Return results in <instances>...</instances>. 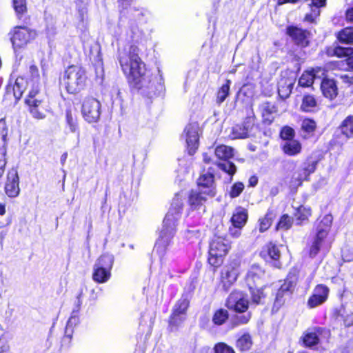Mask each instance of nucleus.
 Returning <instances> with one entry per match:
<instances>
[{
    "label": "nucleus",
    "instance_id": "f257e3e1",
    "mask_svg": "<svg viewBox=\"0 0 353 353\" xmlns=\"http://www.w3.org/2000/svg\"><path fill=\"white\" fill-rule=\"evenodd\" d=\"M118 59L123 72L134 87L149 97L163 91L164 82L160 71L155 76L147 73L145 65L139 57V49L130 46L128 50L119 49Z\"/></svg>",
    "mask_w": 353,
    "mask_h": 353
},
{
    "label": "nucleus",
    "instance_id": "f03ea898",
    "mask_svg": "<svg viewBox=\"0 0 353 353\" xmlns=\"http://www.w3.org/2000/svg\"><path fill=\"white\" fill-rule=\"evenodd\" d=\"M183 205L181 196L176 194L173 199L171 207L163 221L159 236L154 246V249L158 252H163L174 237L178 221L181 218Z\"/></svg>",
    "mask_w": 353,
    "mask_h": 353
},
{
    "label": "nucleus",
    "instance_id": "7ed1b4c3",
    "mask_svg": "<svg viewBox=\"0 0 353 353\" xmlns=\"http://www.w3.org/2000/svg\"><path fill=\"white\" fill-rule=\"evenodd\" d=\"M230 247V242L228 239L214 236L210 243L209 263L214 267L221 265L223 257L228 254Z\"/></svg>",
    "mask_w": 353,
    "mask_h": 353
},
{
    "label": "nucleus",
    "instance_id": "20e7f679",
    "mask_svg": "<svg viewBox=\"0 0 353 353\" xmlns=\"http://www.w3.org/2000/svg\"><path fill=\"white\" fill-rule=\"evenodd\" d=\"M85 80V70L77 65L68 67L63 77L64 84L70 93H75L83 89Z\"/></svg>",
    "mask_w": 353,
    "mask_h": 353
},
{
    "label": "nucleus",
    "instance_id": "39448f33",
    "mask_svg": "<svg viewBox=\"0 0 353 353\" xmlns=\"http://www.w3.org/2000/svg\"><path fill=\"white\" fill-rule=\"evenodd\" d=\"M9 36L12 48L16 52L34 41L37 37V32L35 30L28 27L16 26L10 30Z\"/></svg>",
    "mask_w": 353,
    "mask_h": 353
},
{
    "label": "nucleus",
    "instance_id": "423d86ee",
    "mask_svg": "<svg viewBox=\"0 0 353 353\" xmlns=\"http://www.w3.org/2000/svg\"><path fill=\"white\" fill-rule=\"evenodd\" d=\"M114 257L109 254L101 255L93 267L92 279L98 283H106L111 276Z\"/></svg>",
    "mask_w": 353,
    "mask_h": 353
},
{
    "label": "nucleus",
    "instance_id": "0eeeda50",
    "mask_svg": "<svg viewBox=\"0 0 353 353\" xmlns=\"http://www.w3.org/2000/svg\"><path fill=\"white\" fill-rule=\"evenodd\" d=\"M81 112L83 118L89 123L96 122L100 117V102L93 97H87L83 101Z\"/></svg>",
    "mask_w": 353,
    "mask_h": 353
},
{
    "label": "nucleus",
    "instance_id": "6e6552de",
    "mask_svg": "<svg viewBox=\"0 0 353 353\" xmlns=\"http://www.w3.org/2000/svg\"><path fill=\"white\" fill-rule=\"evenodd\" d=\"M214 154L218 159L225 161L217 165L224 172L233 175L236 171V168L233 163L227 161L233 156V149L227 145H221L215 148Z\"/></svg>",
    "mask_w": 353,
    "mask_h": 353
},
{
    "label": "nucleus",
    "instance_id": "1a4fd4ad",
    "mask_svg": "<svg viewBox=\"0 0 353 353\" xmlns=\"http://www.w3.org/2000/svg\"><path fill=\"white\" fill-rule=\"evenodd\" d=\"M213 172L212 168L210 167L208 171L203 173L197 180L199 190L209 198L214 197L216 193Z\"/></svg>",
    "mask_w": 353,
    "mask_h": 353
},
{
    "label": "nucleus",
    "instance_id": "9d476101",
    "mask_svg": "<svg viewBox=\"0 0 353 353\" xmlns=\"http://www.w3.org/2000/svg\"><path fill=\"white\" fill-rule=\"evenodd\" d=\"M199 124L197 123H189L184 129L183 137L185 142L188 153L194 154L199 146Z\"/></svg>",
    "mask_w": 353,
    "mask_h": 353
},
{
    "label": "nucleus",
    "instance_id": "9b49d317",
    "mask_svg": "<svg viewBox=\"0 0 353 353\" xmlns=\"http://www.w3.org/2000/svg\"><path fill=\"white\" fill-rule=\"evenodd\" d=\"M226 305L230 310L243 313L248 308V301L243 292L234 291L229 295Z\"/></svg>",
    "mask_w": 353,
    "mask_h": 353
},
{
    "label": "nucleus",
    "instance_id": "f8f14e48",
    "mask_svg": "<svg viewBox=\"0 0 353 353\" xmlns=\"http://www.w3.org/2000/svg\"><path fill=\"white\" fill-rule=\"evenodd\" d=\"M19 177L16 169H11L7 174V180L5 184V192L10 198L17 197L20 192Z\"/></svg>",
    "mask_w": 353,
    "mask_h": 353
},
{
    "label": "nucleus",
    "instance_id": "ddd939ff",
    "mask_svg": "<svg viewBox=\"0 0 353 353\" xmlns=\"http://www.w3.org/2000/svg\"><path fill=\"white\" fill-rule=\"evenodd\" d=\"M329 292V288L326 285H317L307 301V305L310 308H314L323 304L327 299Z\"/></svg>",
    "mask_w": 353,
    "mask_h": 353
},
{
    "label": "nucleus",
    "instance_id": "4468645a",
    "mask_svg": "<svg viewBox=\"0 0 353 353\" xmlns=\"http://www.w3.org/2000/svg\"><path fill=\"white\" fill-rule=\"evenodd\" d=\"M264 271L258 265H252L248 270L245 281L250 290L263 284Z\"/></svg>",
    "mask_w": 353,
    "mask_h": 353
},
{
    "label": "nucleus",
    "instance_id": "2eb2a0df",
    "mask_svg": "<svg viewBox=\"0 0 353 353\" xmlns=\"http://www.w3.org/2000/svg\"><path fill=\"white\" fill-rule=\"evenodd\" d=\"M287 34L300 46H306L308 43L309 32L296 26H289Z\"/></svg>",
    "mask_w": 353,
    "mask_h": 353
},
{
    "label": "nucleus",
    "instance_id": "dca6fc26",
    "mask_svg": "<svg viewBox=\"0 0 353 353\" xmlns=\"http://www.w3.org/2000/svg\"><path fill=\"white\" fill-rule=\"evenodd\" d=\"M253 127L252 120L248 119L243 124L234 126L230 136L232 139H245L250 135Z\"/></svg>",
    "mask_w": 353,
    "mask_h": 353
},
{
    "label": "nucleus",
    "instance_id": "f3484780",
    "mask_svg": "<svg viewBox=\"0 0 353 353\" xmlns=\"http://www.w3.org/2000/svg\"><path fill=\"white\" fill-rule=\"evenodd\" d=\"M325 69L321 68H316L310 71H305L301 76L299 84L302 87H309L313 84L314 79H321L325 74Z\"/></svg>",
    "mask_w": 353,
    "mask_h": 353
},
{
    "label": "nucleus",
    "instance_id": "a211bd4d",
    "mask_svg": "<svg viewBox=\"0 0 353 353\" xmlns=\"http://www.w3.org/2000/svg\"><path fill=\"white\" fill-rule=\"evenodd\" d=\"M208 198V196H206V194H201L200 190L198 192L192 190L189 195L188 199L190 209L192 210H201L202 212H205V206L203 204Z\"/></svg>",
    "mask_w": 353,
    "mask_h": 353
},
{
    "label": "nucleus",
    "instance_id": "6ab92c4d",
    "mask_svg": "<svg viewBox=\"0 0 353 353\" xmlns=\"http://www.w3.org/2000/svg\"><path fill=\"white\" fill-rule=\"evenodd\" d=\"M323 94L330 99H334L338 94V88L334 79L323 78L321 83Z\"/></svg>",
    "mask_w": 353,
    "mask_h": 353
},
{
    "label": "nucleus",
    "instance_id": "aec40b11",
    "mask_svg": "<svg viewBox=\"0 0 353 353\" xmlns=\"http://www.w3.org/2000/svg\"><path fill=\"white\" fill-rule=\"evenodd\" d=\"M43 97L39 93V85H36L29 91L26 103L29 108H39L43 107Z\"/></svg>",
    "mask_w": 353,
    "mask_h": 353
},
{
    "label": "nucleus",
    "instance_id": "412c9836",
    "mask_svg": "<svg viewBox=\"0 0 353 353\" xmlns=\"http://www.w3.org/2000/svg\"><path fill=\"white\" fill-rule=\"evenodd\" d=\"M239 273V272L236 266L230 265L226 267L222 273L223 285L225 290H228L236 281Z\"/></svg>",
    "mask_w": 353,
    "mask_h": 353
},
{
    "label": "nucleus",
    "instance_id": "4be33fe9",
    "mask_svg": "<svg viewBox=\"0 0 353 353\" xmlns=\"http://www.w3.org/2000/svg\"><path fill=\"white\" fill-rule=\"evenodd\" d=\"M326 0H311L309 4L310 12L306 13L305 21L312 23L320 14V8L325 6Z\"/></svg>",
    "mask_w": 353,
    "mask_h": 353
},
{
    "label": "nucleus",
    "instance_id": "5701e85b",
    "mask_svg": "<svg viewBox=\"0 0 353 353\" xmlns=\"http://www.w3.org/2000/svg\"><path fill=\"white\" fill-rule=\"evenodd\" d=\"M322 332V328L315 327L312 330H307L303 337V342L306 347H312L316 345L319 339V336Z\"/></svg>",
    "mask_w": 353,
    "mask_h": 353
},
{
    "label": "nucleus",
    "instance_id": "b1692460",
    "mask_svg": "<svg viewBox=\"0 0 353 353\" xmlns=\"http://www.w3.org/2000/svg\"><path fill=\"white\" fill-rule=\"evenodd\" d=\"M248 220V212L245 209L236 208L231 218L232 224L239 228H243Z\"/></svg>",
    "mask_w": 353,
    "mask_h": 353
},
{
    "label": "nucleus",
    "instance_id": "393cba45",
    "mask_svg": "<svg viewBox=\"0 0 353 353\" xmlns=\"http://www.w3.org/2000/svg\"><path fill=\"white\" fill-rule=\"evenodd\" d=\"M294 85V80L290 78H281L278 83V93L279 96L285 99L290 94Z\"/></svg>",
    "mask_w": 353,
    "mask_h": 353
},
{
    "label": "nucleus",
    "instance_id": "a878e982",
    "mask_svg": "<svg viewBox=\"0 0 353 353\" xmlns=\"http://www.w3.org/2000/svg\"><path fill=\"white\" fill-rule=\"evenodd\" d=\"M332 216L326 214L321 221L317 228V234L319 239H325L330 230L332 223Z\"/></svg>",
    "mask_w": 353,
    "mask_h": 353
},
{
    "label": "nucleus",
    "instance_id": "bb28decb",
    "mask_svg": "<svg viewBox=\"0 0 353 353\" xmlns=\"http://www.w3.org/2000/svg\"><path fill=\"white\" fill-rule=\"evenodd\" d=\"M283 149L285 154L293 156L300 153L301 145L296 140H289L285 143Z\"/></svg>",
    "mask_w": 353,
    "mask_h": 353
},
{
    "label": "nucleus",
    "instance_id": "cd10ccee",
    "mask_svg": "<svg viewBox=\"0 0 353 353\" xmlns=\"http://www.w3.org/2000/svg\"><path fill=\"white\" fill-rule=\"evenodd\" d=\"M276 112V107L270 103H265L261 105V114L264 121L270 123L274 117L272 114Z\"/></svg>",
    "mask_w": 353,
    "mask_h": 353
},
{
    "label": "nucleus",
    "instance_id": "c85d7f7f",
    "mask_svg": "<svg viewBox=\"0 0 353 353\" xmlns=\"http://www.w3.org/2000/svg\"><path fill=\"white\" fill-rule=\"evenodd\" d=\"M338 39L341 43L353 44V28H345L338 33Z\"/></svg>",
    "mask_w": 353,
    "mask_h": 353
},
{
    "label": "nucleus",
    "instance_id": "c756f323",
    "mask_svg": "<svg viewBox=\"0 0 353 353\" xmlns=\"http://www.w3.org/2000/svg\"><path fill=\"white\" fill-rule=\"evenodd\" d=\"M189 306V301L186 298L182 297L175 304L172 313H174V318L176 315L183 314L186 315V310Z\"/></svg>",
    "mask_w": 353,
    "mask_h": 353
},
{
    "label": "nucleus",
    "instance_id": "7c9ffc66",
    "mask_svg": "<svg viewBox=\"0 0 353 353\" xmlns=\"http://www.w3.org/2000/svg\"><path fill=\"white\" fill-rule=\"evenodd\" d=\"M341 130L346 137L353 135V116H348L341 123Z\"/></svg>",
    "mask_w": 353,
    "mask_h": 353
},
{
    "label": "nucleus",
    "instance_id": "2f4dec72",
    "mask_svg": "<svg viewBox=\"0 0 353 353\" xmlns=\"http://www.w3.org/2000/svg\"><path fill=\"white\" fill-rule=\"evenodd\" d=\"M252 345L251 336L249 334H243L236 341V347L241 351L248 350Z\"/></svg>",
    "mask_w": 353,
    "mask_h": 353
},
{
    "label": "nucleus",
    "instance_id": "473e14b6",
    "mask_svg": "<svg viewBox=\"0 0 353 353\" xmlns=\"http://www.w3.org/2000/svg\"><path fill=\"white\" fill-rule=\"evenodd\" d=\"M229 314L228 310L219 309L216 310L212 317V321L215 325H223L228 319Z\"/></svg>",
    "mask_w": 353,
    "mask_h": 353
},
{
    "label": "nucleus",
    "instance_id": "72a5a7b5",
    "mask_svg": "<svg viewBox=\"0 0 353 353\" xmlns=\"http://www.w3.org/2000/svg\"><path fill=\"white\" fill-rule=\"evenodd\" d=\"M12 5L17 17L21 19L27 12L26 0H12Z\"/></svg>",
    "mask_w": 353,
    "mask_h": 353
},
{
    "label": "nucleus",
    "instance_id": "f704fd0d",
    "mask_svg": "<svg viewBox=\"0 0 353 353\" xmlns=\"http://www.w3.org/2000/svg\"><path fill=\"white\" fill-rule=\"evenodd\" d=\"M310 175L307 174L304 168L301 166L297 172L293 175L292 183L294 186H299L304 180H307Z\"/></svg>",
    "mask_w": 353,
    "mask_h": 353
},
{
    "label": "nucleus",
    "instance_id": "c9c22d12",
    "mask_svg": "<svg viewBox=\"0 0 353 353\" xmlns=\"http://www.w3.org/2000/svg\"><path fill=\"white\" fill-rule=\"evenodd\" d=\"M230 83L231 81L227 80L226 83L223 84L217 92L216 102L220 104L223 103L228 96Z\"/></svg>",
    "mask_w": 353,
    "mask_h": 353
},
{
    "label": "nucleus",
    "instance_id": "e433bc0d",
    "mask_svg": "<svg viewBox=\"0 0 353 353\" xmlns=\"http://www.w3.org/2000/svg\"><path fill=\"white\" fill-rule=\"evenodd\" d=\"M268 249L269 256L274 261V266L279 268L281 264L279 261L280 258V251L278 248L275 245L270 243L268 246Z\"/></svg>",
    "mask_w": 353,
    "mask_h": 353
},
{
    "label": "nucleus",
    "instance_id": "4c0bfd02",
    "mask_svg": "<svg viewBox=\"0 0 353 353\" xmlns=\"http://www.w3.org/2000/svg\"><path fill=\"white\" fill-rule=\"evenodd\" d=\"M316 105L314 97L312 95H306L303 97L301 109L304 112H310Z\"/></svg>",
    "mask_w": 353,
    "mask_h": 353
},
{
    "label": "nucleus",
    "instance_id": "58836bf2",
    "mask_svg": "<svg viewBox=\"0 0 353 353\" xmlns=\"http://www.w3.org/2000/svg\"><path fill=\"white\" fill-rule=\"evenodd\" d=\"M250 290L252 301L254 303L259 304L262 303V300L265 298V295L261 287H256Z\"/></svg>",
    "mask_w": 353,
    "mask_h": 353
},
{
    "label": "nucleus",
    "instance_id": "ea45409f",
    "mask_svg": "<svg viewBox=\"0 0 353 353\" xmlns=\"http://www.w3.org/2000/svg\"><path fill=\"white\" fill-rule=\"evenodd\" d=\"M24 79L21 77H18L15 83L13 86V93L14 96L16 98V99H19L24 90Z\"/></svg>",
    "mask_w": 353,
    "mask_h": 353
},
{
    "label": "nucleus",
    "instance_id": "a19ab883",
    "mask_svg": "<svg viewBox=\"0 0 353 353\" xmlns=\"http://www.w3.org/2000/svg\"><path fill=\"white\" fill-rule=\"evenodd\" d=\"M77 9L79 12V18L81 21H84L85 16L87 12V0H75Z\"/></svg>",
    "mask_w": 353,
    "mask_h": 353
},
{
    "label": "nucleus",
    "instance_id": "79ce46f5",
    "mask_svg": "<svg viewBox=\"0 0 353 353\" xmlns=\"http://www.w3.org/2000/svg\"><path fill=\"white\" fill-rule=\"evenodd\" d=\"M311 215V210L310 208L301 206L297 210L295 214L296 220L299 221L297 224H301L302 221L307 219Z\"/></svg>",
    "mask_w": 353,
    "mask_h": 353
},
{
    "label": "nucleus",
    "instance_id": "37998d69",
    "mask_svg": "<svg viewBox=\"0 0 353 353\" xmlns=\"http://www.w3.org/2000/svg\"><path fill=\"white\" fill-rule=\"evenodd\" d=\"M292 225V219L287 214L283 215L277 224V229L287 230Z\"/></svg>",
    "mask_w": 353,
    "mask_h": 353
},
{
    "label": "nucleus",
    "instance_id": "c03bdc74",
    "mask_svg": "<svg viewBox=\"0 0 353 353\" xmlns=\"http://www.w3.org/2000/svg\"><path fill=\"white\" fill-rule=\"evenodd\" d=\"M316 123L314 120L305 119L301 123V129L307 133H312L316 129Z\"/></svg>",
    "mask_w": 353,
    "mask_h": 353
},
{
    "label": "nucleus",
    "instance_id": "a18cd8bd",
    "mask_svg": "<svg viewBox=\"0 0 353 353\" xmlns=\"http://www.w3.org/2000/svg\"><path fill=\"white\" fill-rule=\"evenodd\" d=\"M8 134V128L5 122L0 121V149L6 148V137Z\"/></svg>",
    "mask_w": 353,
    "mask_h": 353
},
{
    "label": "nucleus",
    "instance_id": "49530a36",
    "mask_svg": "<svg viewBox=\"0 0 353 353\" xmlns=\"http://www.w3.org/2000/svg\"><path fill=\"white\" fill-rule=\"evenodd\" d=\"M251 317L250 313L240 314L235 316L233 320V324L236 326L246 324L248 323Z\"/></svg>",
    "mask_w": 353,
    "mask_h": 353
},
{
    "label": "nucleus",
    "instance_id": "de8ad7c7",
    "mask_svg": "<svg viewBox=\"0 0 353 353\" xmlns=\"http://www.w3.org/2000/svg\"><path fill=\"white\" fill-rule=\"evenodd\" d=\"M31 115L36 119H43L46 117L44 107L29 108Z\"/></svg>",
    "mask_w": 353,
    "mask_h": 353
},
{
    "label": "nucleus",
    "instance_id": "09e8293b",
    "mask_svg": "<svg viewBox=\"0 0 353 353\" xmlns=\"http://www.w3.org/2000/svg\"><path fill=\"white\" fill-rule=\"evenodd\" d=\"M66 120L71 132H76L78 130L77 119L74 118L70 111L66 112Z\"/></svg>",
    "mask_w": 353,
    "mask_h": 353
},
{
    "label": "nucleus",
    "instance_id": "8fccbe9b",
    "mask_svg": "<svg viewBox=\"0 0 353 353\" xmlns=\"http://www.w3.org/2000/svg\"><path fill=\"white\" fill-rule=\"evenodd\" d=\"M323 239H319L318 234H316V236L314 242L312 243V245H311L310 250V256L311 257H314L317 254L321 246L322 241Z\"/></svg>",
    "mask_w": 353,
    "mask_h": 353
},
{
    "label": "nucleus",
    "instance_id": "3c124183",
    "mask_svg": "<svg viewBox=\"0 0 353 353\" xmlns=\"http://www.w3.org/2000/svg\"><path fill=\"white\" fill-rule=\"evenodd\" d=\"M214 353H235L234 350L224 343H219L214 347Z\"/></svg>",
    "mask_w": 353,
    "mask_h": 353
},
{
    "label": "nucleus",
    "instance_id": "603ef678",
    "mask_svg": "<svg viewBox=\"0 0 353 353\" xmlns=\"http://www.w3.org/2000/svg\"><path fill=\"white\" fill-rule=\"evenodd\" d=\"M244 189V185L242 183H234L230 190V196L232 198H235L239 196V194L242 192Z\"/></svg>",
    "mask_w": 353,
    "mask_h": 353
},
{
    "label": "nucleus",
    "instance_id": "864d4df0",
    "mask_svg": "<svg viewBox=\"0 0 353 353\" xmlns=\"http://www.w3.org/2000/svg\"><path fill=\"white\" fill-rule=\"evenodd\" d=\"M334 54L337 57H346L353 54V48H345L342 46L336 47Z\"/></svg>",
    "mask_w": 353,
    "mask_h": 353
},
{
    "label": "nucleus",
    "instance_id": "5fc2aeb1",
    "mask_svg": "<svg viewBox=\"0 0 353 353\" xmlns=\"http://www.w3.org/2000/svg\"><path fill=\"white\" fill-rule=\"evenodd\" d=\"M283 304V294H281V292H278L273 304L272 312H277Z\"/></svg>",
    "mask_w": 353,
    "mask_h": 353
},
{
    "label": "nucleus",
    "instance_id": "6e6d98bb",
    "mask_svg": "<svg viewBox=\"0 0 353 353\" xmlns=\"http://www.w3.org/2000/svg\"><path fill=\"white\" fill-rule=\"evenodd\" d=\"M272 223V217L269 214H267L265 217L260 220L259 230L260 232H264L267 230Z\"/></svg>",
    "mask_w": 353,
    "mask_h": 353
},
{
    "label": "nucleus",
    "instance_id": "4d7b16f0",
    "mask_svg": "<svg viewBox=\"0 0 353 353\" xmlns=\"http://www.w3.org/2000/svg\"><path fill=\"white\" fill-rule=\"evenodd\" d=\"M6 148L0 149V178L3 176L4 173L5 167L6 165Z\"/></svg>",
    "mask_w": 353,
    "mask_h": 353
},
{
    "label": "nucleus",
    "instance_id": "13d9d810",
    "mask_svg": "<svg viewBox=\"0 0 353 353\" xmlns=\"http://www.w3.org/2000/svg\"><path fill=\"white\" fill-rule=\"evenodd\" d=\"M294 135V131L292 128L284 127L281 131V137L285 140H292Z\"/></svg>",
    "mask_w": 353,
    "mask_h": 353
},
{
    "label": "nucleus",
    "instance_id": "bf43d9fd",
    "mask_svg": "<svg viewBox=\"0 0 353 353\" xmlns=\"http://www.w3.org/2000/svg\"><path fill=\"white\" fill-rule=\"evenodd\" d=\"M316 162L314 161H307L302 164V167L309 175L313 173L316 170Z\"/></svg>",
    "mask_w": 353,
    "mask_h": 353
},
{
    "label": "nucleus",
    "instance_id": "052dcab7",
    "mask_svg": "<svg viewBox=\"0 0 353 353\" xmlns=\"http://www.w3.org/2000/svg\"><path fill=\"white\" fill-rule=\"evenodd\" d=\"M185 319V315L178 314L174 318V313L172 314L170 320V325L177 327Z\"/></svg>",
    "mask_w": 353,
    "mask_h": 353
},
{
    "label": "nucleus",
    "instance_id": "680f3d73",
    "mask_svg": "<svg viewBox=\"0 0 353 353\" xmlns=\"http://www.w3.org/2000/svg\"><path fill=\"white\" fill-rule=\"evenodd\" d=\"M294 286V283L290 280L285 281V283L281 286L280 289L278 292H281V294H283L287 292H290Z\"/></svg>",
    "mask_w": 353,
    "mask_h": 353
},
{
    "label": "nucleus",
    "instance_id": "e2e57ef3",
    "mask_svg": "<svg viewBox=\"0 0 353 353\" xmlns=\"http://www.w3.org/2000/svg\"><path fill=\"white\" fill-rule=\"evenodd\" d=\"M242 228H239L232 225V226L229 228L228 230L230 236L234 239L239 238L241 234Z\"/></svg>",
    "mask_w": 353,
    "mask_h": 353
},
{
    "label": "nucleus",
    "instance_id": "0e129e2a",
    "mask_svg": "<svg viewBox=\"0 0 353 353\" xmlns=\"http://www.w3.org/2000/svg\"><path fill=\"white\" fill-rule=\"evenodd\" d=\"M199 236V231L194 228L192 230L188 229L185 232V237L188 240L198 239Z\"/></svg>",
    "mask_w": 353,
    "mask_h": 353
},
{
    "label": "nucleus",
    "instance_id": "69168bd1",
    "mask_svg": "<svg viewBox=\"0 0 353 353\" xmlns=\"http://www.w3.org/2000/svg\"><path fill=\"white\" fill-rule=\"evenodd\" d=\"M79 322V319L75 314H72L68 319L66 325L74 327Z\"/></svg>",
    "mask_w": 353,
    "mask_h": 353
},
{
    "label": "nucleus",
    "instance_id": "338daca9",
    "mask_svg": "<svg viewBox=\"0 0 353 353\" xmlns=\"http://www.w3.org/2000/svg\"><path fill=\"white\" fill-rule=\"evenodd\" d=\"M73 328L72 327H70L66 325L65 330V339H71L72 334H73Z\"/></svg>",
    "mask_w": 353,
    "mask_h": 353
},
{
    "label": "nucleus",
    "instance_id": "774afa93",
    "mask_svg": "<svg viewBox=\"0 0 353 353\" xmlns=\"http://www.w3.org/2000/svg\"><path fill=\"white\" fill-rule=\"evenodd\" d=\"M346 19L347 21L353 22V8L347 10Z\"/></svg>",
    "mask_w": 353,
    "mask_h": 353
}]
</instances>
